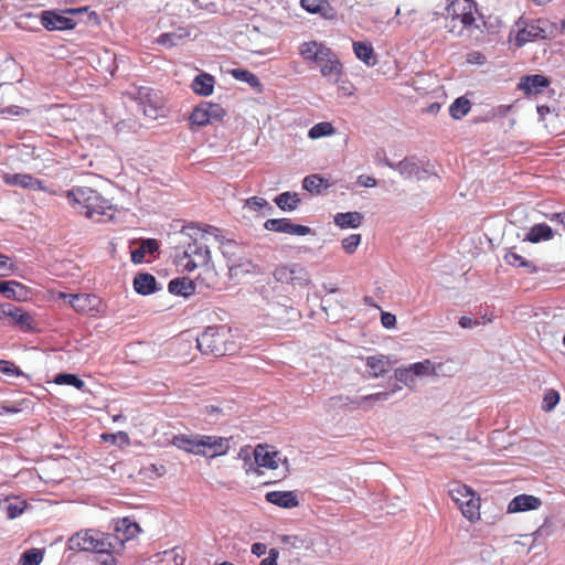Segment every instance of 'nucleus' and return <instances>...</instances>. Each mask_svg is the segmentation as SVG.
<instances>
[{
    "label": "nucleus",
    "mask_w": 565,
    "mask_h": 565,
    "mask_svg": "<svg viewBox=\"0 0 565 565\" xmlns=\"http://www.w3.org/2000/svg\"><path fill=\"white\" fill-rule=\"evenodd\" d=\"M134 289L137 294L148 296L162 289L156 277L150 273H139L134 278Z\"/></svg>",
    "instance_id": "21"
},
{
    "label": "nucleus",
    "mask_w": 565,
    "mask_h": 565,
    "mask_svg": "<svg viewBox=\"0 0 565 565\" xmlns=\"http://www.w3.org/2000/svg\"><path fill=\"white\" fill-rule=\"evenodd\" d=\"M363 221V215L360 212H344L334 215V224L341 228H358Z\"/></svg>",
    "instance_id": "31"
},
{
    "label": "nucleus",
    "mask_w": 565,
    "mask_h": 565,
    "mask_svg": "<svg viewBox=\"0 0 565 565\" xmlns=\"http://www.w3.org/2000/svg\"><path fill=\"white\" fill-rule=\"evenodd\" d=\"M301 268L295 267H287V266H280L275 269L274 271V278L276 281L282 282V284H294V281L297 279L296 274L301 273Z\"/></svg>",
    "instance_id": "39"
},
{
    "label": "nucleus",
    "mask_w": 565,
    "mask_h": 565,
    "mask_svg": "<svg viewBox=\"0 0 565 565\" xmlns=\"http://www.w3.org/2000/svg\"><path fill=\"white\" fill-rule=\"evenodd\" d=\"M0 372L9 377L24 376V373L9 360H0Z\"/></svg>",
    "instance_id": "52"
},
{
    "label": "nucleus",
    "mask_w": 565,
    "mask_h": 565,
    "mask_svg": "<svg viewBox=\"0 0 565 565\" xmlns=\"http://www.w3.org/2000/svg\"><path fill=\"white\" fill-rule=\"evenodd\" d=\"M106 533L94 529L83 530L68 540V548L71 551L93 552L97 554L114 553V545L109 542Z\"/></svg>",
    "instance_id": "3"
},
{
    "label": "nucleus",
    "mask_w": 565,
    "mask_h": 565,
    "mask_svg": "<svg viewBox=\"0 0 565 565\" xmlns=\"http://www.w3.org/2000/svg\"><path fill=\"white\" fill-rule=\"evenodd\" d=\"M54 383L57 385H68L73 386L82 392L86 391L85 382L74 373H57L54 377Z\"/></svg>",
    "instance_id": "35"
},
{
    "label": "nucleus",
    "mask_w": 565,
    "mask_h": 565,
    "mask_svg": "<svg viewBox=\"0 0 565 565\" xmlns=\"http://www.w3.org/2000/svg\"><path fill=\"white\" fill-rule=\"evenodd\" d=\"M365 364L370 369V375L372 377L383 376L390 370V361L384 355L367 356Z\"/></svg>",
    "instance_id": "33"
},
{
    "label": "nucleus",
    "mask_w": 565,
    "mask_h": 565,
    "mask_svg": "<svg viewBox=\"0 0 565 565\" xmlns=\"http://www.w3.org/2000/svg\"><path fill=\"white\" fill-rule=\"evenodd\" d=\"M328 186V182L319 174H310L302 180V189L310 193L319 194L322 189H327Z\"/></svg>",
    "instance_id": "37"
},
{
    "label": "nucleus",
    "mask_w": 565,
    "mask_h": 565,
    "mask_svg": "<svg viewBox=\"0 0 565 565\" xmlns=\"http://www.w3.org/2000/svg\"><path fill=\"white\" fill-rule=\"evenodd\" d=\"M266 501L279 508L291 509L299 505L295 491H269L265 495Z\"/></svg>",
    "instance_id": "24"
},
{
    "label": "nucleus",
    "mask_w": 565,
    "mask_h": 565,
    "mask_svg": "<svg viewBox=\"0 0 565 565\" xmlns=\"http://www.w3.org/2000/svg\"><path fill=\"white\" fill-rule=\"evenodd\" d=\"M558 402H559V393L555 390H550L544 395L542 408L545 412H551L556 407Z\"/></svg>",
    "instance_id": "53"
},
{
    "label": "nucleus",
    "mask_w": 565,
    "mask_h": 565,
    "mask_svg": "<svg viewBox=\"0 0 565 565\" xmlns=\"http://www.w3.org/2000/svg\"><path fill=\"white\" fill-rule=\"evenodd\" d=\"M478 12L477 3L473 0H450L446 7V19L450 23L459 22L462 28L480 29L476 23L475 13Z\"/></svg>",
    "instance_id": "6"
},
{
    "label": "nucleus",
    "mask_w": 565,
    "mask_h": 565,
    "mask_svg": "<svg viewBox=\"0 0 565 565\" xmlns=\"http://www.w3.org/2000/svg\"><path fill=\"white\" fill-rule=\"evenodd\" d=\"M198 288V282L188 277H177L168 282V291L174 296H182L189 298L194 295Z\"/></svg>",
    "instance_id": "23"
},
{
    "label": "nucleus",
    "mask_w": 565,
    "mask_h": 565,
    "mask_svg": "<svg viewBox=\"0 0 565 565\" xmlns=\"http://www.w3.org/2000/svg\"><path fill=\"white\" fill-rule=\"evenodd\" d=\"M209 115V125L220 122L226 115V110L220 104H213L205 102V106Z\"/></svg>",
    "instance_id": "48"
},
{
    "label": "nucleus",
    "mask_w": 565,
    "mask_h": 565,
    "mask_svg": "<svg viewBox=\"0 0 565 565\" xmlns=\"http://www.w3.org/2000/svg\"><path fill=\"white\" fill-rule=\"evenodd\" d=\"M324 0H300L301 7L309 13L317 14L321 11V4Z\"/></svg>",
    "instance_id": "59"
},
{
    "label": "nucleus",
    "mask_w": 565,
    "mask_h": 565,
    "mask_svg": "<svg viewBox=\"0 0 565 565\" xmlns=\"http://www.w3.org/2000/svg\"><path fill=\"white\" fill-rule=\"evenodd\" d=\"M253 449L250 446H246L241 448L238 452V458L244 461V470L247 475L255 473L257 476L262 475V471L258 469V467H255V460L252 461L253 457Z\"/></svg>",
    "instance_id": "40"
},
{
    "label": "nucleus",
    "mask_w": 565,
    "mask_h": 565,
    "mask_svg": "<svg viewBox=\"0 0 565 565\" xmlns=\"http://www.w3.org/2000/svg\"><path fill=\"white\" fill-rule=\"evenodd\" d=\"M191 238L193 242L186 245L182 256H179L178 260V264L186 271H193L199 267H204L212 263L209 247L205 244L200 243L198 237Z\"/></svg>",
    "instance_id": "5"
},
{
    "label": "nucleus",
    "mask_w": 565,
    "mask_h": 565,
    "mask_svg": "<svg viewBox=\"0 0 565 565\" xmlns=\"http://www.w3.org/2000/svg\"><path fill=\"white\" fill-rule=\"evenodd\" d=\"M200 456L205 458H215L224 456L230 450V439L214 435H202Z\"/></svg>",
    "instance_id": "15"
},
{
    "label": "nucleus",
    "mask_w": 565,
    "mask_h": 565,
    "mask_svg": "<svg viewBox=\"0 0 565 565\" xmlns=\"http://www.w3.org/2000/svg\"><path fill=\"white\" fill-rule=\"evenodd\" d=\"M189 35L190 33L185 29L180 28L172 32L161 33L157 39V43L167 49H171L177 46L183 39L188 38Z\"/></svg>",
    "instance_id": "34"
},
{
    "label": "nucleus",
    "mask_w": 565,
    "mask_h": 565,
    "mask_svg": "<svg viewBox=\"0 0 565 565\" xmlns=\"http://www.w3.org/2000/svg\"><path fill=\"white\" fill-rule=\"evenodd\" d=\"M232 76L241 82L248 84L252 88H257L260 86L259 78L252 72L245 68H233L231 71Z\"/></svg>",
    "instance_id": "43"
},
{
    "label": "nucleus",
    "mask_w": 565,
    "mask_h": 565,
    "mask_svg": "<svg viewBox=\"0 0 565 565\" xmlns=\"http://www.w3.org/2000/svg\"><path fill=\"white\" fill-rule=\"evenodd\" d=\"M327 47H328L327 45H324L323 43H320V42H316V41L305 42L301 45L300 55L306 61L315 63L317 61V57L315 56L316 53L319 54L322 51V49H327Z\"/></svg>",
    "instance_id": "41"
},
{
    "label": "nucleus",
    "mask_w": 565,
    "mask_h": 565,
    "mask_svg": "<svg viewBox=\"0 0 565 565\" xmlns=\"http://www.w3.org/2000/svg\"><path fill=\"white\" fill-rule=\"evenodd\" d=\"M311 232H312V230L309 226L300 225V224H294L290 221V224L288 225L287 234L297 235V236H306L308 234H311Z\"/></svg>",
    "instance_id": "60"
},
{
    "label": "nucleus",
    "mask_w": 565,
    "mask_h": 565,
    "mask_svg": "<svg viewBox=\"0 0 565 565\" xmlns=\"http://www.w3.org/2000/svg\"><path fill=\"white\" fill-rule=\"evenodd\" d=\"M68 203L87 218L100 222L113 218V205L96 190L88 186H74L65 192Z\"/></svg>",
    "instance_id": "1"
},
{
    "label": "nucleus",
    "mask_w": 565,
    "mask_h": 565,
    "mask_svg": "<svg viewBox=\"0 0 565 565\" xmlns=\"http://www.w3.org/2000/svg\"><path fill=\"white\" fill-rule=\"evenodd\" d=\"M466 61L472 65H483L487 58L482 53L475 51L467 54Z\"/></svg>",
    "instance_id": "61"
},
{
    "label": "nucleus",
    "mask_w": 565,
    "mask_h": 565,
    "mask_svg": "<svg viewBox=\"0 0 565 565\" xmlns=\"http://www.w3.org/2000/svg\"><path fill=\"white\" fill-rule=\"evenodd\" d=\"M140 532L141 529L139 524L132 519L126 516L116 520L114 523V533L106 535L107 537H110L109 542L114 545V553H118L122 548L125 542L135 539Z\"/></svg>",
    "instance_id": "13"
},
{
    "label": "nucleus",
    "mask_w": 565,
    "mask_h": 565,
    "mask_svg": "<svg viewBox=\"0 0 565 565\" xmlns=\"http://www.w3.org/2000/svg\"><path fill=\"white\" fill-rule=\"evenodd\" d=\"M4 180L8 184L19 185L23 189H30L33 182V175L28 173H14L6 175Z\"/></svg>",
    "instance_id": "47"
},
{
    "label": "nucleus",
    "mask_w": 565,
    "mask_h": 565,
    "mask_svg": "<svg viewBox=\"0 0 565 565\" xmlns=\"http://www.w3.org/2000/svg\"><path fill=\"white\" fill-rule=\"evenodd\" d=\"M29 292V288L17 280H0V294L7 299L24 301Z\"/></svg>",
    "instance_id": "22"
},
{
    "label": "nucleus",
    "mask_w": 565,
    "mask_h": 565,
    "mask_svg": "<svg viewBox=\"0 0 565 565\" xmlns=\"http://www.w3.org/2000/svg\"><path fill=\"white\" fill-rule=\"evenodd\" d=\"M334 134V127L331 122L328 121H321L316 125H313L309 131L308 137L310 139H319L322 137H328Z\"/></svg>",
    "instance_id": "44"
},
{
    "label": "nucleus",
    "mask_w": 565,
    "mask_h": 565,
    "mask_svg": "<svg viewBox=\"0 0 565 565\" xmlns=\"http://www.w3.org/2000/svg\"><path fill=\"white\" fill-rule=\"evenodd\" d=\"M44 551L41 548H29L24 551L19 559V565H40L43 561Z\"/></svg>",
    "instance_id": "42"
},
{
    "label": "nucleus",
    "mask_w": 565,
    "mask_h": 565,
    "mask_svg": "<svg viewBox=\"0 0 565 565\" xmlns=\"http://www.w3.org/2000/svg\"><path fill=\"white\" fill-rule=\"evenodd\" d=\"M201 437V434H178L172 437L171 445L185 452L200 456Z\"/></svg>",
    "instance_id": "19"
},
{
    "label": "nucleus",
    "mask_w": 565,
    "mask_h": 565,
    "mask_svg": "<svg viewBox=\"0 0 565 565\" xmlns=\"http://www.w3.org/2000/svg\"><path fill=\"white\" fill-rule=\"evenodd\" d=\"M279 542L295 550H308L312 545V540L307 534H284L279 535Z\"/></svg>",
    "instance_id": "32"
},
{
    "label": "nucleus",
    "mask_w": 565,
    "mask_h": 565,
    "mask_svg": "<svg viewBox=\"0 0 565 565\" xmlns=\"http://www.w3.org/2000/svg\"><path fill=\"white\" fill-rule=\"evenodd\" d=\"M470 108V100L465 96H460L449 106V114L454 119H461L469 113Z\"/></svg>",
    "instance_id": "38"
},
{
    "label": "nucleus",
    "mask_w": 565,
    "mask_h": 565,
    "mask_svg": "<svg viewBox=\"0 0 565 565\" xmlns=\"http://www.w3.org/2000/svg\"><path fill=\"white\" fill-rule=\"evenodd\" d=\"M394 377H395L396 383L398 382L406 386H411L412 384L415 383V380H416L408 366L396 369L394 372Z\"/></svg>",
    "instance_id": "51"
},
{
    "label": "nucleus",
    "mask_w": 565,
    "mask_h": 565,
    "mask_svg": "<svg viewBox=\"0 0 565 565\" xmlns=\"http://www.w3.org/2000/svg\"><path fill=\"white\" fill-rule=\"evenodd\" d=\"M408 367L411 369L415 379L428 375L433 371V364L429 360H424L420 362L409 364Z\"/></svg>",
    "instance_id": "50"
},
{
    "label": "nucleus",
    "mask_w": 565,
    "mask_h": 565,
    "mask_svg": "<svg viewBox=\"0 0 565 565\" xmlns=\"http://www.w3.org/2000/svg\"><path fill=\"white\" fill-rule=\"evenodd\" d=\"M525 258L519 254H516L515 252L513 250H509L505 255H504V260L507 264L511 265V266H514V267H519V263H523Z\"/></svg>",
    "instance_id": "63"
},
{
    "label": "nucleus",
    "mask_w": 565,
    "mask_h": 565,
    "mask_svg": "<svg viewBox=\"0 0 565 565\" xmlns=\"http://www.w3.org/2000/svg\"><path fill=\"white\" fill-rule=\"evenodd\" d=\"M402 386L398 383H394L393 387L387 391L377 392L362 397V402H384L387 401L394 393L401 391Z\"/></svg>",
    "instance_id": "49"
},
{
    "label": "nucleus",
    "mask_w": 565,
    "mask_h": 565,
    "mask_svg": "<svg viewBox=\"0 0 565 565\" xmlns=\"http://www.w3.org/2000/svg\"><path fill=\"white\" fill-rule=\"evenodd\" d=\"M0 311L4 317L11 318L13 324L17 326L20 330H34V319L32 315L29 311L24 310L22 307H18L12 303H2L0 305Z\"/></svg>",
    "instance_id": "16"
},
{
    "label": "nucleus",
    "mask_w": 565,
    "mask_h": 565,
    "mask_svg": "<svg viewBox=\"0 0 565 565\" xmlns=\"http://www.w3.org/2000/svg\"><path fill=\"white\" fill-rule=\"evenodd\" d=\"M14 265L11 262L10 257L0 254V277L9 276L13 273Z\"/></svg>",
    "instance_id": "58"
},
{
    "label": "nucleus",
    "mask_w": 565,
    "mask_h": 565,
    "mask_svg": "<svg viewBox=\"0 0 565 565\" xmlns=\"http://www.w3.org/2000/svg\"><path fill=\"white\" fill-rule=\"evenodd\" d=\"M451 499L460 508L462 515L469 521L479 519L480 499L476 498L472 489L466 484H456L449 490Z\"/></svg>",
    "instance_id": "7"
},
{
    "label": "nucleus",
    "mask_w": 565,
    "mask_h": 565,
    "mask_svg": "<svg viewBox=\"0 0 565 565\" xmlns=\"http://www.w3.org/2000/svg\"><path fill=\"white\" fill-rule=\"evenodd\" d=\"M60 298L67 299L68 305L81 315L96 317L104 311L102 299L95 294L60 292Z\"/></svg>",
    "instance_id": "9"
},
{
    "label": "nucleus",
    "mask_w": 565,
    "mask_h": 565,
    "mask_svg": "<svg viewBox=\"0 0 565 565\" xmlns=\"http://www.w3.org/2000/svg\"><path fill=\"white\" fill-rule=\"evenodd\" d=\"M275 204L284 212H292L298 209L301 199L297 192H282L274 199Z\"/></svg>",
    "instance_id": "30"
},
{
    "label": "nucleus",
    "mask_w": 565,
    "mask_h": 565,
    "mask_svg": "<svg viewBox=\"0 0 565 565\" xmlns=\"http://www.w3.org/2000/svg\"><path fill=\"white\" fill-rule=\"evenodd\" d=\"M136 100L143 114L152 119L158 118L164 111V97L162 92L148 86H140L136 92Z\"/></svg>",
    "instance_id": "8"
},
{
    "label": "nucleus",
    "mask_w": 565,
    "mask_h": 565,
    "mask_svg": "<svg viewBox=\"0 0 565 565\" xmlns=\"http://www.w3.org/2000/svg\"><path fill=\"white\" fill-rule=\"evenodd\" d=\"M159 249V243L154 238L141 239L139 247L131 250V262L134 264H142L146 255L154 254Z\"/></svg>",
    "instance_id": "27"
},
{
    "label": "nucleus",
    "mask_w": 565,
    "mask_h": 565,
    "mask_svg": "<svg viewBox=\"0 0 565 565\" xmlns=\"http://www.w3.org/2000/svg\"><path fill=\"white\" fill-rule=\"evenodd\" d=\"M361 243L360 234H351L342 239V248L348 254H353Z\"/></svg>",
    "instance_id": "54"
},
{
    "label": "nucleus",
    "mask_w": 565,
    "mask_h": 565,
    "mask_svg": "<svg viewBox=\"0 0 565 565\" xmlns=\"http://www.w3.org/2000/svg\"><path fill=\"white\" fill-rule=\"evenodd\" d=\"M381 323L385 329H393L396 326L395 315L386 311L381 313Z\"/></svg>",
    "instance_id": "62"
},
{
    "label": "nucleus",
    "mask_w": 565,
    "mask_h": 565,
    "mask_svg": "<svg viewBox=\"0 0 565 565\" xmlns=\"http://www.w3.org/2000/svg\"><path fill=\"white\" fill-rule=\"evenodd\" d=\"M554 232L546 223L533 225L525 235V241L531 243H540L553 238Z\"/></svg>",
    "instance_id": "29"
},
{
    "label": "nucleus",
    "mask_w": 565,
    "mask_h": 565,
    "mask_svg": "<svg viewBox=\"0 0 565 565\" xmlns=\"http://www.w3.org/2000/svg\"><path fill=\"white\" fill-rule=\"evenodd\" d=\"M550 79L542 74L525 75L520 78L519 89L525 95H536L550 86Z\"/></svg>",
    "instance_id": "18"
},
{
    "label": "nucleus",
    "mask_w": 565,
    "mask_h": 565,
    "mask_svg": "<svg viewBox=\"0 0 565 565\" xmlns=\"http://www.w3.org/2000/svg\"><path fill=\"white\" fill-rule=\"evenodd\" d=\"M215 78L213 75L202 72L198 74L191 84L193 92L200 96H210L214 90Z\"/></svg>",
    "instance_id": "26"
},
{
    "label": "nucleus",
    "mask_w": 565,
    "mask_h": 565,
    "mask_svg": "<svg viewBox=\"0 0 565 565\" xmlns=\"http://www.w3.org/2000/svg\"><path fill=\"white\" fill-rule=\"evenodd\" d=\"M290 221L291 220L287 218V217L268 218L264 223V228L269 232L287 234L288 225L290 224Z\"/></svg>",
    "instance_id": "46"
},
{
    "label": "nucleus",
    "mask_w": 565,
    "mask_h": 565,
    "mask_svg": "<svg viewBox=\"0 0 565 565\" xmlns=\"http://www.w3.org/2000/svg\"><path fill=\"white\" fill-rule=\"evenodd\" d=\"M201 268L202 271L194 279L195 282H198V287H214L217 282V274L213 268L212 263Z\"/></svg>",
    "instance_id": "36"
},
{
    "label": "nucleus",
    "mask_w": 565,
    "mask_h": 565,
    "mask_svg": "<svg viewBox=\"0 0 565 565\" xmlns=\"http://www.w3.org/2000/svg\"><path fill=\"white\" fill-rule=\"evenodd\" d=\"M278 557L279 551L277 548H270L268 551V556L264 558L259 565H277Z\"/></svg>",
    "instance_id": "64"
},
{
    "label": "nucleus",
    "mask_w": 565,
    "mask_h": 565,
    "mask_svg": "<svg viewBox=\"0 0 565 565\" xmlns=\"http://www.w3.org/2000/svg\"><path fill=\"white\" fill-rule=\"evenodd\" d=\"M519 30L515 38V46L522 47L525 43L535 40H545L554 36L556 26L547 19L524 20L516 22Z\"/></svg>",
    "instance_id": "4"
},
{
    "label": "nucleus",
    "mask_w": 565,
    "mask_h": 565,
    "mask_svg": "<svg viewBox=\"0 0 565 565\" xmlns=\"http://www.w3.org/2000/svg\"><path fill=\"white\" fill-rule=\"evenodd\" d=\"M353 52L355 56L367 66L377 64V56L371 43L364 41L353 42Z\"/></svg>",
    "instance_id": "28"
},
{
    "label": "nucleus",
    "mask_w": 565,
    "mask_h": 565,
    "mask_svg": "<svg viewBox=\"0 0 565 565\" xmlns=\"http://www.w3.org/2000/svg\"><path fill=\"white\" fill-rule=\"evenodd\" d=\"M394 167L404 179L425 180L435 174L434 166L429 161H423L415 156L404 158Z\"/></svg>",
    "instance_id": "11"
},
{
    "label": "nucleus",
    "mask_w": 565,
    "mask_h": 565,
    "mask_svg": "<svg viewBox=\"0 0 565 565\" xmlns=\"http://www.w3.org/2000/svg\"><path fill=\"white\" fill-rule=\"evenodd\" d=\"M253 457L255 459V467L260 468H267L275 470L279 466V461L281 460L279 458V452L274 450V447L266 445V444H259L253 449Z\"/></svg>",
    "instance_id": "17"
},
{
    "label": "nucleus",
    "mask_w": 565,
    "mask_h": 565,
    "mask_svg": "<svg viewBox=\"0 0 565 565\" xmlns=\"http://www.w3.org/2000/svg\"><path fill=\"white\" fill-rule=\"evenodd\" d=\"M223 256L233 267H241L249 255V245L233 238H225L220 245Z\"/></svg>",
    "instance_id": "14"
},
{
    "label": "nucleus",
    "mask_w": 565,
    "mask_h": 565,
    "mask_svg": "<svg viewBox=\"0 0 565 565\" xmlns=\"http://www.w3.org/2000/svg\"><path fill=\"white\" fill-rule=\"evenodd\" d=\"M205 106V102H201L191 113L190 122L191 125H195L198 127H203L209 125V115Z\"/></svg>",
    "instance_id": "45"
},
{
    "label": "nucleus",
    "mask_w": 565,
    "mask_h": 565,
    "mask_svg": "<svg viewBox=\"0 0 565 565\" xmlns=\"http://www.w3.org/2000/svg\"><path fill=\"white\" fill-rule=\"evenodd\" d=\"M250 210L258 211L263 207H267L268 212L271 213L274 211L273 206L269 205L266 199L259 196H252L246 200L245 203Z\"/></svg>",
    "instance_id": "55"
},
{
    "label": "nucleus",
    "mask_w": 565,
    "mask_h": 565,
    "mask_svg": "<svg viewBox=\"0 0 565 565\" xmlns=\"http://www.w3.org/2000/svg\"><path fill=\"white\" fill-rule=\"evenodd\" d=\"M23 18L39 21L47 31H66L77 25V22L67 17L65 11L58 10H44L40 15L28 13L21 17V19Z\"/></svg>",
    "instance_id": "10"
},
{
    "label": "nucleus",
    "mask_w": 565,
    "mask_h": 565,
    "mask_svg": "<svg viewBox=\"0 0 565 565\" xmlns=\"http://www.w3.org/2000/svg\"><path fill=\"white\" fill-rule=\"evenodd\" d=\"M317 14H320L323 19L334 21L338 19L337 10L329 3L328 0H324L321 4V11Z\"/></svg>",
    "instance_id": "57"
},
{
    "label": "nucleus",
    "mask_w": 565,
    "mask_h": 565,
    "mask_svg": "<svg viewBox=\"0 0 565 565\" xmlns=\"http://www.w3.org/2000/svg\"><path fill=\"white\" fill-rule=\"evenodd\" d=\"M26 507L25 501L15 500L7 504V515L9 519H15L20 516Z\"/></svg>",
    "instance_id": "56"
},
{
    "label": "nucleus",
    "mask_w": 565,
    "mask_h": 565,
    "mask_svg": "<svg viewBox=\"0 0 565 565\" xmlns=\"http://www.w3.org/2000/svg\"><path fill=\"white\" fill-rule=\"evenodd\" d=\"M315 56L317 57L315 63L319 65L321 75L330 83H339L343 74V65L337 53L327 47Z\"/></svg>",
    "instance_id": "12"
},
{
    "label": "nucleus",
    "mask_w": 565,
    "mask_h": 565,
    "mask_svg": "<svg viewBox=\"0 0 565 565\" xmlns=\"http://www.w3.org/2000/svg\"><path fill=\"white\" fill-rule=\"evenodd\" d=\"M196 348L203 355L218 358L234 354L238 345L227 326H209L196 338Z\"/></svg>",
    "instance_id": "2"
},
{
    "label": "nucleus",
    "mask_w": 565,
    "mask_h": 565,
    "mask_svg": "<svg viewBox=\"0 0 565 565\" xmlns=\"http://www.w3.org/2000/svg\"><path fill=\"white\" fill-rule=\"evenodd\" d=\"M542 501L540 498L532 494H519L514 497L508 504V513H519L531 510H536L541 507Z\"/></svg>",
    "instance_id": "20"
},
{
    "label": "nucleus",
    "mask_w": 565,
    "mask_h": 565,
    "mask_svg": "<svg viewBox=\"0 0 565 565\" xmlns=\"http://www.w3.org/2000/svg\"><path fill=\"white\" fill-rule=\"evenodd\" d=\"M184 231L189 237H198L200 235L201 238H205L206 236H212L220 245L221 242L226 238L222 230L213 225H204L202 228L199 225L192 224L190 226H185Z\"/></svg>",
    "instance_id": "25"
}]
</instances>
